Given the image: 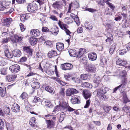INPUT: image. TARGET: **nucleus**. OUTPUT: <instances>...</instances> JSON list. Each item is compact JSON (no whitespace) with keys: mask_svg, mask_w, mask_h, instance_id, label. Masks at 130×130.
I'll list each match as a JSON object with an SVG mask.
<instances>
[{"mask_svg":"<svg viewBox=\"0 0 130 130\" xmlns=\"http://www.w3.org/2000/svg\"><path fill=\"white\" fill-rule=\"evenodd\" d=\"M68 104L66 102H63L62 103H60L59 104L60 108L63 110H65L67 109Z\"/></svg>","mask_w":130,"mask_h":130,"instance_id":"obj_21","label":"nucleus"},{"mask_svg":"<svg viewBox=\"0 0 130 130\" xmlns=\"http://www.w3.org/2000/svg\"><path fill=\"white\" fill-rule=\"evenodd\" d=\"M27 96V93L25 92H23L20 98L22 99H24L26 98Z\"/></svg>","mask_w":130,"mask_h":130,"instance_id":"obj_52","label":"nucleus"},{"mask_svg":"<svg viewBox=\"0 0 130 130\" xmlns=\"http://www.w3.org/2000/svg\"><path fill=\"white\" fill-rule=\"evenodd\" d=\"M5 56L9 58H11L13 57V54L9 52V50L6 49L4 51Z\"/></svg>","mask_w":130,"mask_h":130,"instance_id":"obj_24","label":"nucleus"},{"mask_svg":"<svg viewBox=\"0 0 130 130\" xmlns=\"http://www.w3.org/2000/svg\"><path fill=\"white\" fill-rule=\"evenodd\" d=\"M27 10L30 12H34L37 10V4L35 3L30 4L27 6Z\"/></svg>","mask_w":130,"mask_h":130,"instance_id":"obj_2","label":"nucleus"},{"mask_svg":"<svg viewBox=\"0 0 130 130\" xmlns=\"http://www.w3.org/2000/svg\"><path fill=\"white\" fill-rule=\"evenodd\" d=\"M7 81L11 82L14 80L17 77V75L15 74L7 75L5 77Z\"/></svg>","mask_w":130,"mask_h":130,"instance_id":"obj_10","label":"nucleus"},{"mask_svg":"<svg viewBox=\"0 0 130 130\" xmlns=\"http://www.w3.org/2000/svg\"><path fill=\"white\" fill-rule=\"evenodd\" d=\"M107 38L105 40L106 42H110L113 41V38L111 34L110 33H108L107 34Z\"/></svg>","mask_w":130,"mask_h":130,"instance_id":"obj_28","label":"nucleus"},{"mask_svg":"<svg viewBox=\"0 0 130 130\" xmlns=\"http://www.w3.org/2000/svg\"><path fill=\"white\" fill-rule=\"evenodd\" d=\"M107 4L108 5L109 7L113 11L114 10L115 7L113 4L109 2L107 3Z\"/></svg>","mask_w":130,"mask_h":130,"instance_id":"obj_50","label":"nucleus"},{"mask_svg":"<svg viewBox=\"0 0 130 130\" xmlns=\"http://www.w3.org/2000/svg\"><path fill=\"white\" fill-rule=\"evenodd\" d=\"M56 47L58 51H60L63 49L64 48V44L62 43H57Z\"/></svg>","mask_w":130,"mask_h":130,"instance_id":"obj_20","label":"nucleus"},{"mask_svg":"<svg viewBox=\"0 0 130 130\" xmlns=\"http://www.w3.org/2000/svg\"><path fill=\"white\" fill-rule=\"evenodd\" d=\"M36 119L34 117H33L30 120L29 122V124L31 126L36 127L37 125L35 124V121Z\"/></svg>","mask_w":130,"mask_h":130,"instance_id":"obj_27","label":"nucleus"},{"mask_svg":"<svg viewBox=\"0 0 130 130\" xmlns=\"http://www.w3.org/2000/svg\"><path fill=\"white\" fill-rule=\"evenodd\" d=\"M57 55V52L54 50H52L49 52L47 54L48 57L50 58L56 56Z\"/></svg>","mask_w":130,"mask_h":130,"instance_id":"obj_22","label":"nucleus"},{"mask_svg":"<svg viewBox=\"0 0 130 130\" xmlns=\"http://www.w3.org/2000/svg\"><path fill=\"white\" fill-rule=\"evenodd\" d=\"M108 91V89L107 87H101L99 89L97 90V92H98V94H100V93H106Z\"/></svg>","mask_w":130,"mask_h":130,"instance_id":"obj_15","label":"nucleus"},{"mask_svg":"<svg viewBox=\"0 0 130 130\" xmlns=\"http://www.w3.org/2000/svg\"><path fill=\"white\" fill-rule=\"evenodd\" d=\"M88 74H86L80 75V77L82 79L85 80L88 78Z\"/></svg>","mask_w":130,"mask_h":130,"instance_id":"obj_42","label":"nucleus"},{"mask_svg":"<svg viewBox=\"0 0 130 130\" xmlns=\"http://www.w3.org/2000/svg\"><path fill=\"white\" fill-rule=\"evenodd\" d=\"M78 58H80L79 60L82 63L84 64H86L87 62V58L85 57V56L84 55L81 56L80 57H77Z\"/></svg>","mask_w":130,"mask_h":130,"instance_id":"obj_25","label":"nucleus"},{"mask_svg":"<svg viewBox=\"0 0 130 130\" xmlns=\"http://www.w3.org/2000/svg\"><path fill=\"white\" fill-rule=\"evenodd\" d=\"M65 115L66 114H65L64 112H62L60 113L59 119V122H61L63 120Z\"/></svg>","mask_w":130,"mask_h":130,"instance_id":"obj_40","label":"nucleus"},{"mask_svg":"<svg viewBox=\"0 0 130 130\" xmlns=\"http://www.w3.org/2000/svg\"><path fill=\"white\" fill-rule=\"evenodd\" d=\"M100 80V77L99 76H96L94 78L93 82L94 83L95 88H96L99 86Z\"/></svg>","mask_w":130,"mask_h":130,"instance_id":"obj_19","label":"nucleus"},{"mask_svg":"<svg viewBox=\"0 0 130 130\" xmlns=\"http://www.w3.org/2000/svg\"><path fill=\"white\" fill-rule=\"evenodd\" d=\"M126 62L124 60H123L121 59L118 58L116 60V64L120 66H124L126 64Z\"/></svg>","mask_w":130,"mask_h":130,"instance_id":"obj_23","label":"nucleus"},{"mask_svg":"<svg viewBox=\"0 0 130 130\" xmlns=\"http://www.w3.org/2000/svg\"><path fill=\"white\" fill-rule=\"evenodd\" d=\"M27 59L26 57H23L21 58L20 59V61L21 63H23L24 62H25Z\"/></svg>","mask_w":130,"mask_h":130,"instance_id":"obj_60","label":"nucleus"},{"mask_svg":"<svg viewBox=\"0 0 130 130\" xmlns=\"http://www.w3.org/2000/svg\"><path fill=\"white\" fill-rule=\"evenodd\" d=\"M72 79L74 80V82L76 83H79L81 82V80L78 78H73Z\"/></svg>","mask_w":130,"mask_h":130,"instance_id":"obj_55","label":"nucleus"},{"mask_svg":"<svg viewBox=\"0 0 130 130\" xmlns=\"http://www.w3.org/2000/svg\"><path fill=\"white\" fill-rule=\"evenodd\" d=\"M123 103H124L126 104L127 103L130 102V101L128 98L125 93H123Z\"/></svg>","mask_w":130,"mask_h":130,"instance_id":"obj_31","label":"nucleus"},{"mask_svg":"<svg viewBox=\"0 0 130 130\" xmlns=\"http://www.w3.org/2000/svg\"><path fill=\"white\" fill-rule=\"evenodd\" d=\"M5 90L3 89L2 87H0V95L2 97H4L5 94L6 88H5Z\"/></svg>","mask_w":130,"mask_h":130,"instance_id":"obj_37","label":"nucleus"},{"mask_svg":"<svg viewBox=\"0 0 130 130\" xmlns=\"http://www.w3.org/2000/svg\"><path fill=\"white\" fill-rule=\"evenodd\" d=\"M77 57H80L82 56H84L83 54L86 52L85 49L82 48L77 50Z\"/></svg>","mask_w":130,"mask_h":130,"instance_id":"obj_13","label":"nucleus"},{"mask_svg":"<svg viewBox=\"0 0 130 130\" xmlns=\"http://www.w3.org/2000/svg\"><path fill=\"white\" fill-rule=\"evenodd\" d=\"M50 18L53 21H58L57 18L54 15H51Z\"/></svg>","mask_w":130,"mask_h":130,"instance_id":"obj_61","label":"nucleus"},{"mask_svg":"<svg viewBox=\"0 0 130 130\" xmlns=\"http://www.w3.org/2000/svg\"><path fill=\"white\" fill-rule=\"evenodd\" d=\"M51 30L52 33L55 35H57L59 31L58 28L57 27H55L52 28L51 29Z\"/></svg>","mask_w":130,"mask_h":130,"instance_id":"obj_30","label":"nucleus"},{"mask_svg":"<svg viewBox=\"0 0 130 130\" xmlns=\"http://www.w3.org/2000/svg\"><path fill=\"white\" fill-rule=\"evenodd\" d=\"M12 53L13 56L15 57H19L21 55V51L18 50H13Z\"/></svg>","mask_w":130,"mask_h":130,"instance_id":"obj_18","label":"nucleus"},{"mask_svg":"<svg viewBox=\"0 0 130 130\" xmlns=\"http://www.w3.org/2000/svg\"><path fill=\"white\" fill-rule=\"evenodd\" d=\"M45 106L47 107L51 108L53 107V105L50 101H47L45 102Z\"/></svg>","mask_w":130,"mask_h":130,"instance_id":"obj_38","label":"nucleus"},{"mask_svg":"<svg viewBox=\"0 0 130 130\" xmlns=\"http://www.w3.org/2000/svg\"><path fill=\"white\" fill-rule=\"evenodd\" d=\"M9 69L11 73H16L20 70V66L18 64H14L10 66Z\"/></svg>","mask_w":130,"mask_h":130,"instance_id":"obj_1","label":"nucleus"},{"mask_svg":"<svg viewBox=\"0 0 130 130\" xmlns=\"http://www.w3.org/2000/svg\"><path fill=\"white\" fill-rule=\"evenodd\" d=\"M30 33L32 36L34 37H36L39 36L40 35L39 30L37 29H32L30 31Z\"/></svg>","mask_w":130,"mask_h":130,"instance_id":"obj_17","label":"nucleus"},{"mask_svg":"<svg viewBox=\"0 0 130 130\" xmlns=\"http://www.w3.org/2000/svg\"><path fill=\"white\" fill-rule=\"evenodd\" d=\"M64 91V88H61L60 91L59 92V94L62 97H63L64 96L65 93Z\"/></svg>","mask_w":130,"mask_h":130,"instance_id":"obj_51","label":"nucleus"},{"mask_svg":"<svg viewBox=\"0 0 130 130\" xmlns=\"http://www.w3.org/2000/svg\"><path fill=\"white\" fill-rule=\"evenodd\" d=\"M124 86V85L123 84H121L119 86H117V87L113 89V93H114L116 92L117 90L120 88V87H122L123 88Z\"/></svg>","mask_w":130,"mask_h":130,"instance_id":"obj_53","label":"nucleus"},{"mask_svg":"<svg viewBox=\"0 0 130 130\" xmlns=\"http://www.w3.org/2000/svg\"><path fill=\"white\" fill-rule=\"evenodd\" d=\"M96 68L95 65L93 64L89 65L88 66V70L89 72L94 73L96 70Z\"/></svg>","mask_w":130,"mask_h":130,"instance_id":"obj_16","label":"nucleus"},{"mask_svg":"<svg viewBox=\"0 0 130 130\" xmlns=\"http://www.w3.org/2000/svg\"><path fill=\"white\" fill-rule=\"evenodd\" d=\"M116 43H113L111 46L109 50V53L111 54H112L113 53L115 49L116 48Z\"/></svg>","mask_w":130,"mask_h":130,"instance_id":"obj_35","label":"nucleus"},{"mask_svg":"<svg viewBox=\"0 0 130 130\" xmlns=\"http://www.w3.org/2000/svg\"><path fill=\"white\" fill-rule=\"evenodd\" d=\"M2 5L4 6V7H5V9H7L8 8L9 6V4H7V3H6L5 2H2L1 3Z\"/></svg>","mask_w":130,"mask_h":130,"instance_id":"obj_59","label":"nucleus"},{"mask_svg":"<svg viewBox=\"0 0 130 130\" xmlns=\"http://www.w3.org/2000/svg\"><path fill=\"white\" fill-rule=\"evenodd\" d=\"M12 110L15 112H18L20 110V106L18 104L14 103L12 106Z\"/></svg>","mask_w":130,"mask_h":130,"instance_id":"obj_11","label":"nucleus"},{"mask_svg":"<svg viewBox=\"0 0 130 130\" xmlns=\"http://www.w3.org/2000/svg\"><path fill=\"white\" fill-rule=\"evenodd\" d=\"M122 111L125 112L129 116H130V108L127 106L124 107H123Z\"/></svg>","mask_w":130,"mask_h":130,"instance_id":"obj_33","label":"nucleus"},{"mask_svg":"<svg viewBox=\"0 0 130 130\" xmlns=\"http://www.w3.org/2000/svg\"><path fill=\"white\" fill-rule=\"evenodd\" d=\"M1 74L2 75H5L7 74V69L6 68H3L0 70Z\"/></svg>","mask_w":130,"mask_h":130,"instance_id":"obj_43","label":"nucleus"},{"mask_svg":"<svg viewBox=\"0 0 130 130\" xmlns=\"http://www.w3.org/2000/svg\"><path fill=\"white\" fill-rule=\"evenodd\" d=\"M67 110L70 112H71L75 110L68 105L65 111H66Z\"/></svg>","mask_w":130,"mask_h":130,"instance_id":"obj_64","label":"nucleus"},{"mask_svg":"<svg viewBox=\"0 0 130 130\" xmlns=\"http://www.w3.org/2000/svg\"><path fill=\"white\" fill-rule=\"evenodd\" d=\"M78 93V91L76 89L71 88L67 90L66 95L67 96H70L74 94L77 93Z\"/></svg>","mask_w":130,"mask_h":130,"instance_id":"obj_8","label":"nucleus"},{"mask_svg":"<svg viewBox=\"0 0 130 130\" xmlns=\"http://www.w3.org/2000/svg\"><path fill=\"white\" fill-rule=\"evenodd\" d=\"M85 10L86 11H89L92 13L96 11V10L95 9L92 8H86L85 9Z\"/></svg>","mask_w":130,"mask_h":130,"instance_id":"obj_56","label":"nucleus"},{"mask_svg":"<svg viewBox=\"0 0 130 130\" xmlns=\"http://www.w3.org/2000/svg\"><path fill=\"white\" fill-rule=\"evenodd\" d=\"M47 127L49 128H51L54 127L55 125V121L52 120H46Z\"/></svg>","mask_w":130,"mask_h":130,"instance_id":"obj_9","label":"nucleus"},{"mask_svg":"<svg viewBox=\"0 0 130 130\" xmlns=\"http://www.w3.org/2000/svg\"><path fill=\"white\" fill-rule=\"evenodd\" d=\"M73 19H74V21L76 23L77 26H79L80 25V23L79 20V18L77 15H76Z\"/></svg>","mask_w":130,"mask_h":130,"instance_id":"obj_47","label":"nucleus"},{"mask_svg":"<svg viewBox=\"0 0 130 130\" xmlns=\"http://www.w3.org/2000/svg\"><path fill=\"white\" fill-rule=\"evenodd\" d=\"M69 53L70 56L74 57L76 56L77 55V50L72 49L68 51Z\"/></svg>","mask_w":130,"mask_h":130,"instance_id":"obj_26","label":"nucleus"},{"mask_svg":"<svg viewBox=\"0 0 130 130\" xmlns=\"http://www.w3.org/2000/svg\"><path fill=\"white\" fill-rule=\"evenodd\" d=\"M29 41L31 45H34L37 43V40L36 38L32 37L30 39Z\"/></svg>","mask_w":130,"mask_h":130,"instance_id":"obj_36","label":"nucleus"},{"mask_svg":"<svg viewBox=\"0 0 130 130\" xmlns=\"http://www.w3.org/2000/svg\"><path fill=\"white\" fill-rule=\"evenodd\" d=\"M4 127V123L3 120L0 119V130H3Z\"/></svg>","mask_w":130,"mask_h":130,"instance_id":"obj_41","label":"nucleus"},{"mask_svg":"<svg viewBox=\"0 0 130 130\" xmlns=\"http://www.w3.org/2000/svg\"><path fill=\"white\" fill-rule=\"evenodd\" d=\"M111 108H112L111 107L109 106L106 107H103V109L104 110L105 112H108L111 109Z\"/></svg>","mask_w":130,"mask_h":130,"instance_id":"obj_57","label":"nucleus"},{"mask_svg":"<svg viewBox=\"0 0 130 130\" xmlns=\"http://www.w3.org/2000/svg\"><path fill=\"white\" fill-rule=\"evenodd\" d=\"M60 67L62 70H70L72 68L73 65L70 63H66L61 64Z\"/></svg>","mask_w":130,"mask_h":130,"instance_id":"obj_5","label":"nucleus"},{"mask_svg":"<svg viewBox=\"0 0 130 130\" xmlns=\"http://www.w3.org/2000/svg\"><path fill=\"white\" fill-rule=\"evenodd\" d=\"M10 109L8 106L6 105L4 109V111L6 114H8L10 111Z\"/></svg>","mask_w":130,"mask_h":130,"instance_id":"obj_45","label":"nucleus"},{"mask_svg":"<svg viewBox=\"0 0 130 130\" xmlns=\"http://www.w3.org/2000/svg\"><path fill=\"white\" fill-rule=\"evenodd\" d=\"M126 72L125 70H123L121 72L120 74L122 76V77H125Z\"/></svg>","mask_w":130,"mask_h":130,"instance_id":"obj_62","label":"nucleus"},{"mask_svg":"<svg viewBox=\"0 0 130 130\" xmlns=\"http://www.w3.org/2000/svg\"><path fill=\"white\" fill-rule=\"evenodd\" d=\"M30 17L28 14H22L20 16V19L22 22H24L25 20H27Z\"/></svg>","mask_w":130,"mask_h":130,"instance_id":"obj_14","label":"nucleus"},{"mask_svg":"<svg viewBox=\"0 0 130 130\" xmlns=\"http://www.w3.org/2000/svg\"><path fill=\"white\" fill-rule=\"evenodd\" d=\"M100 61V64L101 65H103L106 63L107 61L106 58L104 57H103L101 58Z\"/></svg>","mask_w":130,"mask_h":130,"instance_id":"obj_39","label":"nucleus"},{"mask_svg":"<svg viewBox=\"0 0 130 130\" xmlns=\"http://www.w3.org/2000/svg\"><path fill=\"white\" fill-rule=\"evenodd\" d=\"M85 27L87 29L89 30H91L92 29V24L91 23L87 22H86L84 24Z\"/></svg>","mask_w":130,"mask_h":130,"instance_id":"obj_29","label":"nucleus"},{"mask_svg":"<svg viewBox=\"0 0 130 130\" xmlns=\"http://www.w3.org/2000/svg\"><path fill=\"white\" fill-rule=\"evenodd\" d=\"M126 49H123L120 50L119 51V53L120 55H123L126 52Z\"/></svg>","mask_w":130,"mask_h":130,"instance_id":"obj_54","label":"nucleus"},{"mask_svg":"<svg viewBox=\"0 0 130 130\" xmlns=\"http://www.w3.org/2000/svg\"><path fill=\"white\" fill-rule=\"evenodd\" d=\"M14 37L16 39V41L19 42H20L22 40V38L17 35H14Z\"/></svg>","mask_w":130,"mask_h":130,"instance_id":"obj_46","label":"nucleus"},{"mask_svg":"<svg viewBox=\"0 0 130 130\" xmlns=\"http://www.w3.org/2000/svg\"><path fill=\"white\" fill-rule=\"evenodd\" d=\"M40 101V99L39 97L35 96L34 98V100L32 101V102L33 103H36Z\"/></svg>","mask_w":130,"mask_h":130,"instance_id":"obj_49","label":"nucleus"},{"mask_svg":"<svg viewBox=\"0 0 130 130\" xmlns=\"http://www.w3.org/2000/svg\"><path fill=\"white\" fill-rule=\"evenodd\" d=\"M90 101L89 99L88 100L86 101V104L84 107V108H86L89 107Z\"/></svg>","mask_w":130,"mask_h":130,"instance_id":"obj_58","label":"nucleus"},{"mask_svg":"<svg viewBox=\"0 0 130 130\" xmlns=\"http://www.w3.org/2000/svg\"><path fill=\"white\" fill-rule=\"evenodd\" d=\"M82 94L84 98L86 100L90 98L91 96V92L88 90H83Z\"/></svg>","mask_w":130,"mask_h":130,"instance_id":"obj_7","label":"nucleus"},{"mask_svg":"<svg viewBox=\"0 0 130 130\" xmlns=\"http://www.w3.org/2000/svg\"><path fill=\"white\" fill-rule=\"evenodd\" d=\"M71 101L73 104L80 103V97L79 96L77 95L73 96L72 97Z\"/></svg>","mask_w":130,"mask_h":130,"instance_id":"obj_4","label":"nucleus"},{"mask_svg":"<svg viewBox=\"0 0 130 130\" xmlns=\"http://www.w3.org/2000/svg\"><path fill=\"white\" fill-rule=\"evenodd\" d=\"M32 87L34 89H38L40 87V83L39 82H34L33 85H32Z\"/></svg>","mask_w":130,"mask_h":130,"instance_id":"obj_32","label":"nucleus"},{"mask_svg":"<svg viewBox=\"0 0 130 130\" xmlns=\"http://www.w3.org/2000/svg\"><path fill=\"white\" fill-rule=\"evenodd\" d=\"M88 58L89 60L94 61L96 60L97 56L96 54L94 52H91L88 54Z\"/></svg>","mask_w":130,"mask_h":130,"instance_id":"obj_12","label":"nucleus"},{"mask_svg":"<svg viewBox=\"0 0 130 130\" xmlns=\"http://www.w3.org/2000/svg\"><path fill=\"white\" fill-rule=\"evenodd\" d=\"M12 21V19L10 18H7L4 20V22L5 23H9Z\"/></svg>","mask_w":130,"mask_h":130,"instance_id":"obj_63","label":"nucleus"},{"mask_svg":"<svg viewBox=\"0 0 130 130\" xmlns=\"http://www.w3.org/2000/svg\"><path fill=\"white\" fill-rule=\"evenodd\" d=\"M58 24L62 29H64L67 35H70L71 32L67 28V24L63 23L60 20L59 21Z\"/></svg>","mask_w":130,"mask_h":130,"instance_id":"obj_3","label":"nucleus"},{"mask_svg":"<svg viewBox=\"0 0 130 130\" xmlns=\"http://www.w3.org/2000/svg\"><path fill=\"white\" fill-rule=\"evenodd\" d=\"M83 86L84 87L89 88H91L92 87V85L89 83L87 82L84 83Z\"/></svg>","mask_w":130,"mask_h":130,"instance_id":"obj_44","label":"nucleus"},{"mask_svg":"<svg viewBox=\"0 0 130 130\" xmlns=\"http://www.w3.org/2000/svg\"><path fill=\"white\" fill-rule=\"evenodd\" d=\"M23 48L24 52L27 53L29 57H31L32 56V51L30 46H24Z\"/></svg>","mask_w":130,"mask_h":130,"instance_id":"obj_6","label":"nucleus"},{"mask_svg":"<svg viewBox=\"0 0 130 130\" xmlns=\"http://www.w3.org/2000/svg\"><path fill=\"white\" fill-rule=\"evenodd\" d=\"M45 89L47 91L50 93H53V88L50 86H47L45 87Z\"/></svg>","mask_w":130,"mask_h":130,"instance_id":"obj_48","label":"nucleus"},{"mask_svg":"<svg viewBox=\"0 0 130 130\" xmlns=\"http://www.w3.org/2000/svg\"><path fill=\"white\" fill-rule=\"evenodd\" d=\"M100 94H98V92H97V96L99 97L102 100H104L106 99H107V97L104 94V93H100Z\"/></svg>","mask_w":130,"mask_h":130,"instance_id":"obj_34","label":"nucleus"}]
</instances>
